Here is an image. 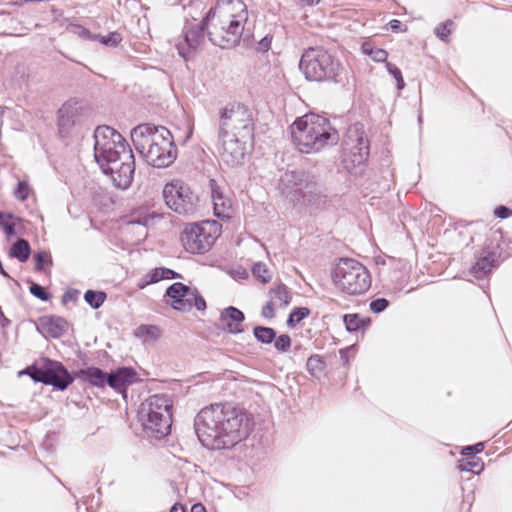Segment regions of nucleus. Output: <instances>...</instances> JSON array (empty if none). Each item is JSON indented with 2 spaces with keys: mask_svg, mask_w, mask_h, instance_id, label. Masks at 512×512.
<instances>
[{
  "mask_svg": "<svg viewBox=\"0 0 512 512\" xmlns=\"http://www.w3.org/2000/svg\"><path fill=\"white\" fill-rule=\"evenodd\" d=\"M251 415L231 404H212L196 416L194 427L199 441L209 449H226L248 437L253 428Z\"/></svg>",
  "mask_w": 512,
  "mask_h": 512,
  "instance_id": "obj_1",
  "label": "nucleus"
},
{
  "mask_svg": "<svg viewBox=\"0 0 512 512\" xmlns=\"http://www.w3.org/2000/svg\"><path fill=\"white\" fill-rule=\"evenodd\" d=\"M93 137L96 163L104 174L111 176L116 187L128 188L133 180L135 160L124 137L106 125L98 126Z\"/></svg>",
  "mask_w": 512,
  "mask_h": 512,
  "instance_id": "obj_2",
  "label": "nucleus"
},
{
  "mask_svg": "<svg viewBox=\"0 0 512 512\" xmlns=\"http://www.w3.org/2000/svg\"><path fill=\"white\" fill-rule=\"evenodd\" d=\"M248 18L247 7L241 0H219L203 18L209 40L221 48L236 46Z\"/></svg>",
  "mask_w": 512,
  "mask_h": 512,
  "instance_id": "obj_3",
  "label": "nucleus"
},
{
  "mask_svg": "<svg viewBox=\"0 0 512 512\" xmlns=\"http://www.w3.org/2000/svg\"><path fill=\"white\" fill-rule=\"evenodd\" d=\"M131 139L135 149L153 167H168L177 157L173 136L164 126L139 124L132 129Z\"/></svg>",
  "mask_w": 512,
  "mask_h": 512,
  "instance_id": "obj_4",
  "label": "nucleus"
},
{
  "mask_svg": "<svg viewBox=\"0 0 512 512\" xmlns=\"http://www.w3.org/2000/svg\"><path fill=\"white\" fill-rule=\"evenodd\" d=\"M290 130L292 141L301 153H316L326 146L336 145L339 140L329 120L314 113L297 118Z\"/></svg>",
  "mask_w": 512,
  "mask_h": 512,
  "instance_id": "obj_5",
  "label": "nucleus"
},
{
  "mask_svg": "<svg viewBox=\"0 0 512 512\" xmlns=\"http://www.w3.org/2000/svg\"><path fill=\"white\" fill-rule=\"evenodd\" d=\"M138 419L147 436L161 439L171 430L172 402L165 395H153L141 404Z\"/></svg>",
  "mask_w": 512,
  "mask_h": 512,
  "instance_id": "obj_6",
  "label": "nucleus"
},
{
  "mask_svg": "<svg viewBox=\"0 0 512 512\" xmlns=\"http://www.w3.org/2000/svg\"><path fill=\"white\" fill-rule=\"evenodd\" d=\"M299 69L309 81L340 82L343 68L323 47H309L299 62Z\"/></svg>",
  "mask_w": 512,
  "mask_h": 512,
  "instance_id": "obj_7",
  "label": "nucleus"
},
{
  "mask_svg": "<svg viewBox=\"0 0 512 512\" xmlns=\"http://www.w3.org/2000/svg\"><path fill=\"white\" fill-rule=\"evenodd\" d=\"M333 279L336 286L349 295L365 293L371 286V277L367 268L350 258H342L337 263Z\"/></svg>",
  "mask_w": 512,
  "mask_h": 512,
  "instance_id": "obj_8",
  "label": "nucleus"
},
{
  "mask_svg": "<svg viewBox=\"0 0 512 512\" xmlns=\"http://www.w3.org/2000/svg\"><path fill=\"white\" fill-rule=\"evenodd\" d=\"M20 374H27L34 382L51 385L55 389L63 391L75 380L74 372L69 373L65 366L58 361L48 358L27 367Z\"/></svg>",
  "mask_w": 512,
  "mask_h": 512,
  "instance_id": "obj_9",
  "label": "nucleus"
},
{
  "mask_svg": "<svg viewBox=\"0 0 512 512\" xmlns=\"http://www.w3.org/2000/svg\"><path fill=\"white\" fill-rule=\"evenodd\" d=\"M219 133L242 136L245 140L254 139L252 111L242 104L226 106L220 114Z\"/></svg>",
  "mask_w": 512,
  "mask_h": 512,
  "instance_id": "obj_10",
  "label": "nucleus"
},
{
  "mask_svg": "<svg viewBox=\"0 0 512 512\" xmlns=\"http://www.w3.org/2000/svg\"><path fill=\"white\" fill-rule=\"evenodd\" d=\"M220 234L216 221H205L187 226L181 234V242L187 252L201 254L208 251Z\"/></svg>",
  "mask_w": 512,
  "mask_h": 512,
  "instance_id": "obj_11",
  "label": "nucleus"
},
{
  "mask_svg": "<svg viewBox=\"0 0 512 512\" xmlns=\"http://www.w3.org/2000/svg\"><path fill=\"white\" fill-rule=\"evenodd\" d=\"M165 204L179 215H193L198 209V196L181 180L167 183L162 191Z\"/></svg>",
  "mask_w": 512,
  "mask_h": 512,
  "instance_id": "obj_12",
  "label": "nucleus"
},
{
  "mask_svg": "<svg viewBox=\"0 0 512 512\" xmlns=\"http://www.w3.org/2000/svg\"><path fill=\"white\" fill-rule=\"evenodd\" d=\"M165 296L171 299L173 309L181 312H189L195 307L198 311L206 309V301L196 288H191L181 282L170 285Z\"/></svg>",
  "mask_w": 512,
  "mask_h": 512,
  "instance_id": "obj_13",
  "label": "nucleus"
},
{
  "mask_svg": "<svg viewBox=\"0 0 512 512\" xmlns=\"http://www.w3.org/2000/svg\"><path fill=\"white\" fill-rule=\"evenodd\" d=\"M219 153L222 161L228 166L234 167L244 162L248 149L253 145V139L245 140L242 136H231L218 133Z\"/></svg>",
  "mask_w": 512,
  "mask_h": 512,
  "instance_id": "obj_14",
  "label": "nucleus"
},
{
  "mask_svg": "<svg viewBox=\"0 0 512 512\" xmlns=\"http://www.w3.org/2000/svg\"><path fill=\"white\" fill-rule=\"evenodd\" d=\"M308 181L309 177L305 172L286 171L279 180V189L283 196L296 202Z\"/></svg>",
  "mask_w": 512,
  "mask_h": 512,
  "instance_id": "obj_15",
  "label": "nucleus"
},
{
  "mask_svg": "<svg viewBox=\"0 0 512 512\" xmlns=\"http://www.w3.org/2000/svg\"><path fill=\"white\" fill-rule=\"evenodd\" d=\"M137 381V372L132 367H119L109 372L108 377H106L107 386L121 393L123 397L127 395L128 386Z\"/></svg>",
  "mask_w": 512,
  "mask_h": 512,
  "instance_id": "obj_16",
  "label": "nucleus"
},
{
  "mask_svg": "<svg viewBox=\"0 0 512 512\" xmlns=\"http://www.w3.org/2000/svg\"><path fill=\"white\" fill-rule=\"evenodd\" d=\"M205 30L206 27L203 24V21L193 27H184V42L176 45L178 53L183 59H188L190 53L196 50L202 43L205 36Z\"/></svg>",
  "mask_w": 512,
  "mask_h": 512,
  "instance_id": "obj_17",
  "label": "nucleus"
},
{
  "mask_svg": "<svg viewBox=\"0 0 512 512\" xmlns=\"http://www.w3.org/2000/svg\"><path fill=\"white\" fill-rule=\"evenodd\" d=\"M348 138L355 144L351 148L352 162L360 165L364 163L369 156V143L364 136L362 126L356 124L348 131Z\"/></svg>",
  "mask_w": 512,
  "mask_h": 512,
  "instance_id": "obj_18",
  "label": "nucleus"
},
{
  "mask_svg": "<svg viewBox=\"0 0 512 512\" xmlns=\"http://www.w3.org/2000/svg\"><path fill=\"white\" fill-rule=\"evenodd\" d=\"M83 106L76 99H69L58 110V126L61 132L68 131L82 114Z\"/></svg>",
  "mask_w": 512,
  "mask_h": 512,
  "instance_id": "obj_19",
  "label": "nucleus"
},
{
  "mask_svg": "<svg viewBox=\"0 0 512 512\" xmlns=\"http://www.w3.org/2000/svg\"><path fill=\"white\" fill-rule=\"evenodd\" d=\"M296 202L311 209H321L326 205L327 197L322 194L318 185L309 179Z\"/></svg>",
  "mask_w": 512,
  "mask_h": 512,
  "instance_id": "obj_20",
  "label": "nucleus"
},
{
  "mask_svg": "<svg viewBox=\"0 0 512 512\" xmlns=\"http://www.w3.org/2000/svg\"><path fill=\"white\" fill-rule=\"evenodd\" d=\"M244 313L234 306L225 308L220 315L223 329L231 334H240L244 332L243 321Z\"/></svg>",
  "mask_w": 512,
  "mask_h": 512,
  "instance_id": "obj_21",
  "label": "nucleus"
},
{
  "mask_svg": "<svg viewBox=\"0 0 512 512\" xmlns=\"http://www.w3.org/2000/svg\"><path fill=\"white\" fill-rule=\"evenodd\" d=\"M211 194L213 200L214 215L221 219H229L232 216V202L224 195L217 186L215 180L210 181Z\"/></svg>",
  "mask_w": 512,
  "mask_h": 512,
  "instance_id": "obj_22",
  "label": "nucleus"
},
{
  "mask_svg": "<svg viewBox=\"0 0 512 512\" xmlns=\"http://www.w3.org/2000/svg\"><path fill=\"white\" fill-rule=\"evenodd\" d=\"M496 253L493 251L482 250L477 257L475 264L471 267V274L477 278L482 279L487 276L495 267Z\"/></svg>",
  "mask_w": 512,
  "mask_h": 512,
  "instance_id": "obj_23",
  "label": "nucleus"
},
{
  "mask_svg": "<svg viewBox=\"0 0 512 512\" xmlns=\"http://www.w3.org/2000/svg\"><path fill=\"white\" fill-rule=\"evenodd\" d=\"M74 377L89 383L91 386L104 388L107 385L106 377H108V373L98 367L91 366L74 371Z\"/></svg>",
  "mask_w": 512,
  "mask_h": 512,
  "instance_id": "obj_24",
  "label": "nucleus"
},
{
  "mask_svg": "<svg viewBox=\"0 0 512 512\" xmlns=\"http://www.w3.org/2000/svg\"><path fill=\"white\" fill-rule=\"evenodd\" d=\"M40 326L46 336L59 338L66 333L68 322L62 317L52 316L41 319Z\"/></svg>",
  "mask_w": 512,
  "mask_h": 512,
  "instance_id": "obj_25",
  "label": "nucleus"
},
{
  "mask_svg": "<svg viewBox=\"0 0 512 512\" xmlns=\"http://www.w3.org/2000/svg\"><path fill=\"white\" fill-rule=\"evenodd\" d=\"M269 296L271 301L279 307L288 306L292 300V293L290 289L283 283H280L270 289Z\"/></svg>",
  "mask_w": 512,
  "mask_h": 512,
  "instance_id": "obj_26",
  "label": "nucleus"
},
{
  "mask_svg": "<svg viewBox=\"0 0 512 512\" xmlns=\"http://www.w3.org/2000/svg\"><path fill=\"white\" fill-rule=\"evenodd\" d=\"M31 253L30 244L25 239H18L10 248V255L20 262H26Z\"/></svg>",
  "mask_w": 512,
  "mask_h": 512,
  "instance_id": "obj_27",
  "label": "nucleus"
},
{
  "mask_svg": "<svg viewBox=\"0 0 512 512\" xmlns=\"http://www.w3.org/2000/svg\"><path fill=\"white\" fill-rule=\"evenodd\" d=\"M146 274L149 277V282H152V284L157 283L164 279L182 278V276L180 274H178L177 272H175L174 270L165 268V267L154 268Z\"/></svg>",
  "mask_w": 512,
  "mask_h": 512,
  "instance_id": "obj_28",
  "label": "nucleus"
},
{
  "mask_svg": "<svg viewBox=\"0 0 512 512\" xmlns=\"http://www.w3.org/2000/svg\"><path fill=\"white\" fill-rule=\"evenodd\" d=\"M458 469L460 471L473 472L475 474L480 473L483 470V463L475 455L468 456L459 460Z\"/></svg>",
  "mask_w": 512,
  "mask_h": 512,
  "instance_id": "obj_29",
  "label": "nucleus"
},
{
  "mask_svg": "<svg viewBox=\"0 0 512 512\" xmlns=\"http://www.w3.org/2000/svg\"><path fill=\"white\" fill-rule=\"evenodd\" d=\"M306 367L308 372L315 378H320L324 375L326 364L321 356L312 355L308 358Z\"/></svg>",
  "mask_w": 512,
  "mask_h": 512,
  "instance_id": "obj_30",
  "label": "nucleus"
},
{
  "mask_svg": "<svg viewBox=\"0 0 512 512\" xmlns=\"http://www.w3.org/2000/svg\"><path fill=\"white\" fill-rule=\"evenodd\" d=\"M253 334L257 341L263 344H270L275 340L276 331L270 327L256 326L253 330Z\"/></svg>",
  "mask_w": 512,
  "mask_h": 512,
  "instance_id": "obj_31",
  "label": "nucleus"
},
{
  "mask_svg": "<svg viewBox=\"0 0 512 512\" xmlns=\"http://www.w3.org/2000/svg\"><path fill=\"white\" fill-rule=\"evenodd\" d=\"M106 293L103 291L87 290L84 294V300L93 309H98L106 300Z\"/></svg>",
  "mask_w": 512,
  "mask_h": 512,
  "instance_id": "obj_32",
  "label": "nucleus"
},
{
  "mask_svg": "<svg viewBox=\"0 0 512 512\" xmlns=\"http://www.w3.org/2000/svg\"><path fill=\"white\" fill-rule=\"evenodd\" d=\"M253 276L261 283L266 284L271 281L272 275L267 266L262 262H257L252 267Z\"/></svg>",
  "mask_w": 512,
  "mask_h": 512,
  "instance_id": "obj_33",
  "label": "nucleus"
},
{
  "mask_svg": "<svg viewBox=\"0 0 512 512\" xmlns=\"http://www.w3.org/2000/svg\"><path fill=\"white\" fill-rule=\"evenodd\" d=\"M150 221H151V218L148 215H144V216H140V215L133 216L132 215L129 218V220L127 221V226H129V227L137 226L139 229V234L141 236L145 237L147 234L146 227Z\"/></svg>",
  "mask_w": 512,
  "mask_h": 512,
  "instance_id": "obj_34",
  "label": "nucleus"
},
{
  "mask_svg": "<svg viewBox=\"0 0 512 512\" xmlns=\"http://www.w3.org/2000/svg\"><path fill=\"white\" fill-rule=\"evenodd\" d=\"M67 29L69 32L84 40L96 41L98 37L97 34H92L87 28L80 24H70Z\"/></svg>",
  "mask_w": 512,
  "mask_h": 512,
  "instance_id": "obj_35",
  "label": "nucleus"
},
{
  "mask_svg": "<svg viewBox=\"0 0 512 512\" xmlns=\"http://www.w3.org/2000/svg\"><path fill=\"white\" fill-rule=\"evenodd\" d=\"M310 310L307 307L295 308L288 317L287 325L290 327L295 326L301 320L309 316Z\"/></svg>",
  "mask_w": 512,
  "mask_h": 512,
  "instance_id": "obj_36",
  "label": "nucleus"
},
{
  "mask_svg": "<svg viewBox=\"0 0 512 512\" xmlns=\"http://www.w3.org/2000/svg\"><path fill=\"white\" fill-rule=\"evenodd\" d=\"M11 219H13V215L11 213L0 212V226L3 228L7 237L16 235L15 223L7 221Z\"/></svg>",
  "mask_w": 512,
  "mask_h": 512,
  "instance_id": "obj_37",
  "label": "nucleus"
},
{
  "mask_svg": "<svg viewBox=\"0 0 512 512\" xmlns=\"http://www.w3.org/2000/svg\"><path fill=\"white\" fill-rule=\"evenodd\" d=\"M96 40L99 41L101 44L109 47H116L118 46L122 41V36L119 32L114 31L109 33L106 36H102L100 34H97Z\"/></svg>",
  "mask_w": 512,
  "mask_h": 512,
  "instance_id": "obj_38",
  "label": "nucleus"
},
{
  "mask_svg": "<svg viewBox=\"0 0 512 512\" xmlns=\"http://www.w3.org/2000/svg\"><path fill=\"white\" fill-rule=\"evenodd\" d=\"M346 329L349 332L357 331L364 324V320L358 314H347L343 317Z\"/></svg>",
  "mask_w": 512,
  "mask_h": 512,
  "instance_id": "obj_39",
  "label": "nucleus"
},
{
  "mask_svg": "<svg viewBox=\"0 0 512 512\" xmlns=\"http://www.w3.org/2000/svg\"><path fill=\"white\" fill-rule=\"evenodd\" d=\"M454 25L453 21L447 20L443 23H440L435 28V34L436 36L441 39L442 41H448V37L451 33L452 26Z\"/></svg>",
  "mask_w": 512,
  "mask_h": 512,
  "instance_id": "obj_40",
  "label": "nucleus"
},
{
  "mask_svg": "<svg viewBox=\"0 0 512 512\" xmlns=\"http://www.w3.org/2000/svg\"><path fill=\"white\" fill-rule=\"evenodd\" d=\"M31 188L27 181H19L16 189L14 190V196L19 201H25L30 194Z\"/></svg>",
  "mask_w": 512,
  "mask_h": 512,
  "instance_id": "obj_41",
  "label": "nucleus"
},
{
  "mask_svg": "<svg viewBox=\"0 0 512 512\" xmlns=\"http://www.w3.org/2000/svg\"><path fill=\"white\" fill-rule=\"evenodd\" d=\"M275 348L280 352H287L291 347V338L287 334H282L279 337H275L274 340Z\"/></svg>",
  "mask_w": 512,
  "mask_h": 512,
  "instance_id": "obj_42",
  "label": "nucleus"
},
{
  "mask_svg": "<svg viewBox=\"0 0 512 512\" xmlns=\"http://www.w3.org/2000/svg\"><path fill=\"white\" fill-rule=\"evenodd\" d=\"M388 72L394 77L397 83V89L402 90L405 86L400 69L392 63H387Z\"/></svg>",
  "mask_w": 512,
  "mask_h": 512,
  "instance_id": "obj_43",
  "label": "nucleus"
},
{
  "mask_svg": "<svg viewBox=\"0 0 512 512\" xmlns=\"http://www.w3.org/2000/svg\"><path fill=\"white\" fill-rule=\"evenodd\" d=\"M34 259H35V262H36V269L39 270V271L44 269V265L45 264H48V263L51 264L52 263L51 256L46 251L37 252L34 255Z\"/></svg>",
  "mask_w": 512,
  "mask_h": 512,
  "instance_id": "obj_44",
  "label": "nucleus"
},
{
  "mask_svg": "<svg viewBox=\"0 0 512 512\" xmlns=\"http://www.w3.org/2000/svg\"><path fill=\"white\" fill-rule=\"evenodd\" d=\"M29 290L33 296L42 301H47L50 298L49 293H47L46 290L37 283H32Z\"/></svg>",
  "mask_w": 512,
  "mask_h": 512,
  "instance_id": "obj_45",
  "label": "nucleus"
},
{
  "mask_svg": "<svg viewBox=\"0 0 512 512\" xmlns=\"http://www.w3.org/2000/svg\"><path fill=\"white\" fill-rule=\"evenodd\" d=\"M389 306V301L386 298H377L370 303V310L373 313H381Z\"/></svg>",
  "mask_w": 512,
  "mask_h": 512,
  "instance_id": "obj_46",
  "label": "nucleus"
},
{
  "mask_svg": "<svg viewBox=\"0 0 512 512\" xmlns=\"http://www.w3.org/2000/svg\"><path fill=\"white\" fill-rule=\"evenodd\" d=\"M367 53L375 62H384L388 57L387 51L381 48H372Z\"/></svg>",
  "mask_w": 512,
  "mask_h": 512,
  "instance_id": "obj_47",
  "label": "nucleus"
},
{
  "mask_svg": "<svg viewBox=\"0 0 512 512\" xmlns=\"http://www.w3.org/2000/svg\"><path fill=\"white\" fill-rule=\"evenodd\" d=\"M484 449V443L480 442V443H477L475 445H472V446H466L462 449V452L461 454L462 455H467V456H471V455H474L475 453H480L482 452Z\"/></svg>",
  "mask_w": 512,
  "mask_h": 512,
  "instance_id": "obj_48",
  "label": "nucleus"
},
{
  "mask_svg": "<svg viewBox=\"0 0 512 512\" xmlns=\"http://www.w3.org/2000/svg\"><path fill=\"white\" fill-rule=\"evenodd\" d=\"M275 306L276 305L272 301L267 302L262 308L261 315L267 319L273 318L275 316Z\"/></svg>",
  "mask_w": 512,
  "mask_h": 512,
  "instance_id": "obj_49",
  "label": "nucleus"
},
{
  "mask_svg": "<svg viewBox=\"0 0 512 512\" xmlns=\"http://www.w3.org/2000/svg\"><path fill=\"white\" fill-rule=\"evenodd\" d=\"M271 41H272V37L266 35L265 37H263L259 42H258V45H257V51L258 52H267L270 47H271Z\"/></svg>",
  "mask_w": 512,
  "mask_h": 512,
  "instance_id": "obj_50",
  "label": "nucleus"
},
{
  "mask_svg": "<svg viewBox=\"0 0 512 512\" xmlns=\"http://www.w3.org/2000/svg\"><path fill=\"white\" fill-rule=\"evenodd\" d=\"M79 291L75 289L68 290L62 296L63 303L76 301L78 299Z\"/></svg>",
  "mask_w": 512,
  "mask_h": 512,
  "instance_id": "obj_51",
  "label": "nucleus"
},
{
  "mask_svg": "<svg viewBox=\"0 0 512 512\" xmlns=\"http://www.w3.org/2000/svg\"><path fill=\"white\" fill-rule=\"evenodd\" d=\"M512 214V211L506 206H499L495 209V215L500 219H505Z\"/></svg>",
  "mask_w": 512,
  "mask_h": 512,
  "instance_id": "obj_52",
  "label": "nucleus"
},
{
  "mask_svg": "<svg viewBox=\"0 0 512 512\" xmlns=\"http://www.w3.org/2000/svg\"><path fill=\"white\" fill-rule=\"evenodd\" d=\"M389 28L392 32H395V33H398V32H401L403 31L402 30V22L400 20H397V19H393L391 20L389 23Z\"/></svg>",
  "mask_w": 512,
  "mask_h": 512,
  "instance_id": "obj_53",
  "label": "nucleus"
},
{
  "mask_svg": "<svg viewBox=\"0 0 512 512\" xmlns=\"http://www.w3.org/2000/svg\"><path fill=\"white\" fill-rule=\"evenodd\" d=\"M141 331H145V333L151 337H157L159 333V329L156 326H142L140 328Z\"/></svg>",
  "mask_w": 512,
  "mask_h": 512,
  "instance_id": "obj_54",
  "label": "nucleus"
},
{
  "mask_svg": "<svg viewBox=\"0 0 512 512\" xmlns=\"http://www.w3.org/2000/svg\"><path fill=\"white\" fill-rule=\"evenodd\" d=\"M11 321L4 315L2 308L0 307V327L2 329L7 328L10 326Z\"/></svg>",
  "mask_w": 512,
  "mask_h": 512,
  "instance_id": "obj_55",
  "label": "nucleus"
},
{
  "mask_svg": "<svg viewBox=\"0 0 512 512\" xmlns=\"http://www.w3.org/2000/svg\"><path fill=\"white\" fill-rule=\"evenodd\" d=\"M152 284V282H149V277L147 274L144 275V277H142L138 283H137V286L139 289H144L146 286Z\"/></svg>",
  "mask_w": 512,
  "mask_h": 512,
  "instance_id": "obj_56",
  "label": "nucleus"
},
{
  "mask_svg": "<svg viewBox=\"0 0 512 512\" xmlns=\"http://www.w3.org/2000/svg\"><path fill=\"white\" fill-rule=\"evenodd\" d=\"M191 512H206V509L201 503H197L192 506Z\"/></svg>",
  "mask_w": 512,
  "mask_h": 512,
  "instance_id": "obj_57",
  "label": "nucleus"
},
{
  "mask_svg": "<svg viewBox=\"0 0 512 512\" xmlns=\"http://www.w3.org/2000/svg\"><path fill=\"white\" fill-rule=\"evenodd\" d=\"M170 512H187L185 507L181 504H174Z\"/></svg>",
  "mask_w": 512,
  "mask_h": 512,
  "instance_id": "obj_58",
  "label": "nucleus"
},
{
  "mask_svg": "<svg viewBox=\"0 0 512 512\" xmlns=\"http://www.w3.org/2000/svg\"><path fill=\"white\" fill-rule=\"evenodd\" d=\"M304 3L308 5L317 4L320 0H302Z\"/></svg>",
  "mask_w": 512,
  "mask_h": 512,
  "instance_id": "obj_59",
  "label": "nucleus"
}]
</instances>
